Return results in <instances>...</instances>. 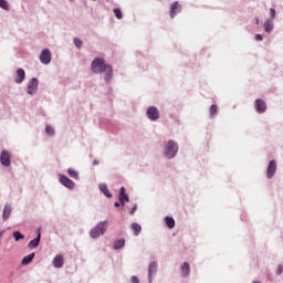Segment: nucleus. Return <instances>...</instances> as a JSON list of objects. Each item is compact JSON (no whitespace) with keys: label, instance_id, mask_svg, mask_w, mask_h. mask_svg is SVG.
Returning a JSON list of instances; mask_svg holds the SVG:
<instances>
[{"label":"nucleus","instance_id":"nucleus-1","mask_svg":"<svg viewBox=\"0 0 283 283\" xmlns=\"http://www.w3.org/2000/svg\"><path fill=\"white\" fill-rule=\"evenodd\" d=\"M91 71L95 74L104 73V80H106L107 83L111 82L113 76V67L109 64L105 63L104 59H95L93 60V63H91Z\"/></svg>","mask_w":283,"mask_h":283},{"label":"nucleus","instance_id":"nucleus-2","mask_svg":"<svg viewBox=\"0 0 283 283\" xmlns=\"http://www.w3.org/2000/svg\"><path fill=\"white\" fill-rule=\"evenodd\" d=\"M107 221H102L99 223L96 224V227H93V229H91V239H97L101 235H103L106 231H107Z\"/></svg>","mask_w":283,"mask_h":283},{"label":"nucleus","instance_id":"nucleus-3","mask_svg":"<svg viewBox=\"0 0 283 283\" xmlns=\"http://www.w3.org/2000/svg\"><path fill=\"white\" fill-rule=\"evenodd\" d=\"M178 153V145L174 140H168L166 144V157L172 159Z\"/></svg>","mask_w":283,"mask_h":283},{"label":"nucleus","instance_id":"nucleus-4","mask_svg":"<svg viewBox=\"0 0 283 283\" xmlns=\"http://www.w3.org/2000/svg\"><path fill=\"white\" fill-rule=\"evenodd\" d=\"M146 116H148V119L156 122L160 118V112L156 106H150L146 111Z\"/></svg>","mask_w":283,"mask_h":283},{"label":"nucleus","instance_id":"nucleus-5","mask_svg":"<svg viewBox=\"0 0 283 283\" xmlns=\"http://www.w3.org/2000/svg\"><path fill=\"white\" fill-rule=\"evenodd\" d=\"M254 108L258 114H264L268 109L266 102L261 98H256L254 101Z\"/></svg>","mask_w":283,"mask_h":283},{"label":"nucleus","instance_id":"nucleus-6","mask_svg":"<svg viewBox=\"0 0 283 283\" xmlns=\"http://www.w3.org/2000/svg\"><path fill=\"white\" fill-rule=\"evenodd\" d=\"M181 12V6L179 4L178 1H174L171 4H170V8H169V17L170 19H175L176 15L178 13Z\"/></svg>","mask_w":283,"mask_h":283},{"label":"nucleus","instance_id":"nucleus-7","mask_svg":"<svg viewBox=\"0 0 283 283\" xmlns=\"http://www.w3.org/2000/svg\"><path fill=\"white\" fill-rule=\"evenodd\" d=\"M277 165L275 160H270L266 168V178L272 179L276 172Z\"/></svg>","mask_w":283,"mask_h":283},{"label":"nucleus","instance_id":"nucleus-8","mask_svg":"<svg viewBox=\"0 0 283 283\" xmlns=\"http://www.w3.org/2000/svg\"><path fill=\"white\" fill-rule=\"evenodd\" d=\"M0 161L3 167H10L11 166V155L8 150H2L0 155Z\"/></svg>","mask_w":283,"mask_h":283},{"label":"nucleus","instance_id":"nucleus-9","mask_svg":"<svg viewBox=\"0 0 283 283\" xmlns=\"http://www.w3.org/2000/svg\"><path fill=\"white\" fill-rule=\"evenodd\" d=\"M51 57H52V55H51L50 50L44 49L42 54H41L40 61H41L42 64L48 65V64L51 63Z\"/></svg>","mask_w":283,"mask_h":283},{"label":"nucleus","instance_id":"nucleus-10","mask_svg":"<svg viewBox=\"0 0 283 283\" xmlns=\"http://www.w3.org/2000/svg\"><path fill=\"white\" fill-rule=\"evenodd\" d=\"M60 181H61V184H62L64 187H66L67 189H74V187H75L74 181L71 180L69 177H66V176H64V175H62V176L60 177Z\"/></svg>","mask_w":283,"mask_h":283},{"label":"nucleus","instance_id":"nucleus-11","mask_svg":"<svg viewBox=\"0 0 283 283\" xmlns=\"http://www.w3.org/2000/svg\"><path fill=\"white\" fill-rule=\"evenodd\" d=\"M38 86H39V81H38V78L33 77L32 81L29 83V86H28V94H30V95L35 94V92H36V90H38Z\"/></svg>","mask_w":283,"mask_h":283},{"label":"nucleus","instance_id":"nucleus-12","mask_svg":"<svg viewBox=\"0 0 283 283\" xmlns=\"http://www.w3.org/2000/svg\"><path fill=\"white\" fill-rule=\"evenodd\" d=\"M124 202H129V196L126 193V188L122 187L119 189V203H122V207L125 206Z\"/></svg>","mask_w":283,"mask_h":283},{"label":"nucleus","instance_id":"nucleus-13","mask_svg":"<svg viewBox=\"0 0 283 283\" xmlns=\"http://www.w3.org/2000/svg\"><path fill=\"white\" fill-rule=\"evenodd\" d=\"M25 78V71L23 69H18L15 77H14V82L17 84H21Z\"/></svg>","mask_w":283,"mask_h":283},{"label":"nucleus","instance_id":"nucleus-14","mask_svg":"<svg viewBox=\"0 0 283 283\" xmlns=\"http://www.w3.org/2000/svg\"><path fill=\"white\" fill-rule=\"evenodd\" d=\"M64 265V258L62 254H57L53 260V266L56 269H61Z\"/></svg>","mask_w":283,"mask_h":283},{"label":"nucleus","instance_id":"nucleus-15","mask_svg":"<svg viewBox=\"0 0 283 283\" xmlns=\"http://www.w3.org/2000/svg\"><path fill=\"white\" fill-rule=\"evenodd\" d=\"M180 270H181V275L184 277L188 276L190 274V264L188 262H184Z\"/></svg>","mask_w":283,"mask_h":283},{"label":"nucleus","instance_id":"nucleus-16","mask_svg":"<svg viewBox=\"0 0 283 283\" xmlns=\"http://www.w3.org/2000/svg\"><path fill=\"white\" fill-rule=\"evenodd\" d=\"M263 28H264V32L270 34L272 33L273 31V23L271 20H265L264 24H263Z\"/></svg>","mask_w":283,"mask_h":283},{"label":"nucleus","instance_id":"nucleus-17","mask_svg":"<svg viewBox=\"0 0 283 283\" xmlns=\"http://www.w3.org/2000/svg\"><path fill=\"white\" fill-rule=\"evenodd\" d=\"M99 191L106 196V198H112V193L109 192V189L106 184H101L99 185Z\"/></svg>","mask_w":283,"mask_h":283},{"label":"nucleus","instance_id":"nucleus-18","mask_svg":"<svg viewBox=\"0 0 283 283\" xmlns=\"http://www.w3.org/2000/svg\"><path fill=\"white\" fill-rule=\"evenodd\" d=\"M12 212V208L9 203H7L4 206V210H3V220L7 221L10 218V214Z\"/></svg>","mask_w":283,"mask_h":283},{"label":"nucleus","instance_id":"nucleus-19","mask_svg":"<svg viewBox=\"0 0 283 283\" xmlns=\"http://www.w3.org/2000/svg\"><path fill=\"white\" fill-rule=\"evenodd\" d=\"M40 240H41V233H39V235L36 238H34L33 240H31L29 242V248L36 249L38 245L40 244Z\"/></svg>","mask_w":283,"mask_h":283},{"label":"nucleus","instance_id":"nucleus-20","mask_svg":"<svg viewBox=\"0 0 283 283\" xmlns=\"http://www.w3.org/2000/svg\"><path fill=\"white\" fill-rule=\"evenodd\" d=\"M34 256H35V253H34V252L30 253L29 255H25V256L23 258V260H22V265H28V264H30V263L33 261Z\"/></svg>","mask_w":283,"mask_h":283},{"label":"nucleus","instance_id":"nucleus-21","mask_svg":"<svg viewBox=\"0 0 283 283\" xmlns=\"http://www.w3.org/2000/svg\"><path fill=\"white\" fill-rule=\"evenodd\" d=\"M130 228H133V232L135 233V237H138L142 232V226L137 222H133V226H130Z\"/></svg>","mask_w":283,"mask_h":283},{"label":"nucleus","instance_id":"nucleus-22","mask_svg":"<svg viewBox=\"0 0 283 283\" xmlns=\"http://www.w3.org/2000/svg\"><path fill=\"white\" fill-rule=\"evenodd\" d=\"M157 265L158 263L156 261L150 262V265L148 266V275L151 276L153 273L157 272Z\"/></svg>","mask_w":283,"mask_h":283},{"label":"nucleus","instance_id":"nucleus-23","mask_svg":"<svg viewBox=\"0 0 283 283\" xmlns=\"http://www.w3.org/2000/svg\"><path fill=\"white\" fill-rule=\"evenodd\" d=\"M175 224H176V222L172 217H166V226L168 229H174Z\"/></svg>","mask_w":283,"mask_h":283},{"label":"nucleus","instance_id":"nucleus-24","mask_svg":"<svg viewBox=\"0 0 283 283\" xmlns=\"http://www.w3.org/2000/svg\"><path fill=\"white\" fill-rule=\"evenodd\" d=\"M124 245H125V240L119 239V240L115 241V243L113 244V249L119 250V249L124 248Z\"/></svg>","mask_w":283,"mask_h":283},{"label":"nucleus","instance_id":"nucleus-25","mask_svg":"<svg viewBox=\"0 0 283 283\" xmlns=\"http://www.w3.org/2000/svg\"><path fill=\"white\" fill-rule=\"evenodd\" d=\"M209 114H210L211 117L217 116V114H218V106L214 105V104L211 105L210 108H209Z\"/></svg>","mask_w":283,"mask_h":283},{"label":"nucleus","instance_id":"nucleus-26","mask_svg":"<svg viewBox=\"0 0 283 283\" xmlns=\"http://www.w3.org/2000/svg\"><path fill=\"white\" fill-rule=\"evenodd\" d=\"M13 238L14 240L18 242L20 240H23L24 239V235L20 232V231H14L13 232Z\"/></svg>","mask_w":283,"mask_h":283},{"label":"nucleus","instance_id":"nucleus-27","mask_svg":"<svg viewBox=\"0 0 283 283\" xmlns=\"http://www.w3.org/2000/svg\"><path fill=\"white\" fill-rule=\"evenodd\" d=\"M67 174H69L72 178L78 179V172H77L76 170H74L73 168H70V169L67 170Z\"/></svg>","mask_w":283,"mask_h":283},{"label":"nucleus","instance_id":"nucleus-28","mask_svg":"<svg viewBox=\"0 0 283 283\" xmlns=\"http://www.w3.org/2000/svg\"><path fill=\"white\" fill-rule=\"evenodd\" d=\"M113 13H115V18H117V20L123 19V13H122L120 9H114Z\"/></svg>","mask_w":283,"mask_h":283},{"label":"nucleus","instance_id":"nucleus-29","mask_svg":"<svg viewBox=\"0 0 283 283\" xmlns=\"http://www.w3.org/2000/svg\"><path fill=\"white\" fill-rule=\"evenodd\" d=\"M0 8L6 11H9V4H8L7 0H0Z\"/></svg>","mask_w":283,"mask_h":283},{"label":"nucleus","instance_id":"nucleus-30","mask_svg":"<svg viewBox=\"0 0 283 283\" xmlns=\"http://www.w3.org/2000/svg\"><path fill=\"white\" fill-rule=\"evenodd\" d=\"M45 132H46V134H48L49 136H53L54 133H55V132H54V128H53L52 126H50V125L46 126Z\"/></svg>","mask_w":283,"mask_h":283},{"label":"nucleus","instance_id":"nucleus-31","mask_svg":"<svg viewBox=\"0 0 283 283\" xmlns=\"http://www.w3.org/2000/svg\"><path fill=\"white\" fill-rule=\"evenodd\" d=\"M74 44H75V46H76L77 49H81L82 45H83V41H82L81 39H78V38H75V39H74Z\"/></svg>","mask_w":283,"mask_h":283},{"label":"nucleus","instance_id":"nucleus-32","mask_svg":"<svg viewBox=\"0 0 283 283\" xmlns=\"http://www.w3.org/2000/svg\"><path fill=\"white\" fill-rule=\"evenodd\" d=\"M270 17H271L272 19H275V17H276V11H275V9H273V8L270 9Z\"/></svg>","mask_w":283,"mask_h":283},{"label":"nucleus","instance_id":"nucleus-33","mask_svg":"<svg viewBox=\"0 0 283 283\" xmlns=\"http://www.w3.org/2000/svg\"><path fill=\"white\" fill-rule=\"evenodd\" d=\"M130 282H132V283H140L139 279H138L136 275H133V276L130 277Z\"/></svg>","mask_w":283,"mask_h":283},{"label":"nucleus","instance_id":"nucleus-34","mask_svg":"<svg viewBox=\"0 0 283 283\" xmlns=\"http://www.w3.org/2000/svg\"><path fill=\"white\" fill-rule=\"evenodd\" d=\"M254 40H255L256 42H261V41H263V36H262L261 34H255V35H254Z\"/></svg>","mask_w":283,"mask_h":283},{"label":"nucleus","instance_id":"nucleus-35","mask_svg":"<svg viewBox=\"0 0 283 283\" xmlns=\"http://www.w3.org/2000/svg\"><path fill=\"white\" fill-rule=\"evenodd\" d=\"M136 211H137V205H135V206H133V208H130V216H134Z\"/></svg>","mask_w":283,"mask_h":283},{"label":"nucleus","instance_id":"nucleus-36","mask_svg":"<svg viewBox=\"0 0 283 283\" xmlns=\"http://www.w3.org/2000/svg\"><path fill=\"white\" fill-rule=\"evenodd\" d=\"M283 273V265H279L277 266V274H282Z\"/></svg>","mask_w":283,"mask_h":283},{"label":"nucleus","instance_id":"nucleus-37","mask_svg":"<svg viewBox=\"0 0 283 283\" xmlns=\"http://www.w3.org/2000/svg\"><path fill=\"white\" fill-rule=\"evenodd\" d=\"M260 24V20L259 18L255 19V25H259Z\"/></svg>","mask_w":283,"mask_h":283},{"label":"nucleus","instance_id":"nucleus-38","mask_svg":"<svg viewBox=\"0 0 283 283\" xmlns=\"http://www.w3.org/2000/svg\"><path fill=\"white\" fill-rule=\"evenodd\" d=\"M120 203L119 202H115V208H119Z\"/></svg>","mask_w":283,"mask_h":283},{"label":"nucleus","instance_id":"nucleus-39","mask_svg":"<svg viewBox=\"0 0 283 283\" xmlns=\"http://www.w3.org/2000/svg\"><path fill=\"white\" fill-rule=\"evenodd\" d=\"M93 165H97V161L95 160V161H93Z\"/></svg>","mask_w":283,"mask_h":283},{"label":"nucleus","instance_id":"nucleus-40","mask_svg":"<svg viewBox=\"0 0 283 283\" xmlns=\"http://www.w3.org/2000/svg\"><path fill=\"white\" fill-rule=\"evenodd\" d=\"M252 283H261V282H259V281H254V282H252Z\"/></svg>","mask_w":283,"mask_h":283}]
</instances>
